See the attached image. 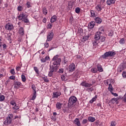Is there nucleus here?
Here are the masks:
<instances>
[{
	"label": "nucleus",
	"mask_w": 126,
	"mask_h": 126,
	"mask_svg": "<svg viewBox=\"0 0 126 126\" xmlns=\"http://www.w3.org/2000/svg\"><path fill=\"white\" fill-rule=\"evenodd\" d=\"M63 73V69L61 68L59 69V73Z\"/></svg>",
	"instance_id": "obj_61"
},
{
	"label": "nucleus",
	"mask_w": 126,
	"mask_h": 126,
	"mask_svg": "<svg viewBox=\"0 0 126 126\" xmlns=\"http://www.w3.org/2000/svg\"><path fill=\"white\" fill-rule=\"evenodd\" d=\"M91 71L93 72V73H96L97 71H98V69L96 67L92 68Z\"/></svg>",
	"instance_id": "obj_32"
},
{
	"label": "nucleus",
	"mask_w": 126,
	"mask_h": 126,
	"mask_svg": "<svg viewBox=\"0 0 126 126\" xmlns=\"http://www.w3.org/2000/svg\"><path fill=\"white\" fill-rule=\"evenodd\" d=\"M58 69L59 66H55L54 65L50 66V67L49 68L50 71L48 73V76H49V77L53 76L54 72H56V71H57V70H58Z\"/></svg>",
	"instance_id": "obj_5"
},
{
	"label": "nucleus",
	"mask_w": 126,
	"mask_h": 126,
	"mask_svg": "<svg viewBox=\"0 0 126 126\" xmlns=\"http://www.w3.org/2000/svg\"><path fill=\"white\" fill-rule=\"evenodd\" d=\"M68 70L71 72H72L75 70V64L74 63H72L69 65Z\"/></svg>",
	"instance_id": "obj_8"
},
{
	"label": "nucleus",
	"mask_w": 126,
	"mask_h": 126,
	"mask_svg": "<svg viewBox=\"0 0 126 126\" xmlns=\"http://www.w3.org/2000/svg\"><path fill=\"white\" fill-rule=\"evenodd\" d=\"M37 93V92H33V95L32 97V100H35L36 99V94Z\"/></svg>",
	"instance_id": "obj_39"
},
{
	"label": "nucleus",
	"mask_w": 126,
	"mask_h": 126,
	"mask_svg": "<svg viewBox=\"0 0 126 126\" xmlns=\"http://www.w3.org/2000/svg\"><path fill=\"white\" fill-rule=\"evenodd\" d=\"M80 85L82 86H84V87H86V88H87V87H91L92 86V84L88 83L85 81L82 82Z\"/></svg>",
	"instance_id": "obj_10"
},
{
	"label": "nucleus",
	"mask_w": 126,
	"mask_h": 126,
	"mask_svg": "<svg viewBox=\"0 0 126 126\" xmlns=\"http://www.w3.org/2000/svg\"><path fill=\"white\" fill-rule=\"evenodd\" d=\"M88 120L89 122H91V123H94V122H95V121H96V119H95V118L93 117H89L88 118Z\"/></svg>",
	"instance_id": "obj_23"
},
{
	"label": "nucleus",
	"mask_w": 126,
	"mask_h": 126,
	"mask_svg": "<svg viewBox=\"0 0 126 126\" xmlns=\"http://www.w3.org/2000/svg\"><path fill=\"white\" fill-rule=\"evenodd\" d=\"M10 105H12V106H15L16 105V103L15 102V101L14 100H11L10 101Z\"/></svg>",
	"instance_id": "obj_42"
},
{
	"label": "nucleus",
	"mask_w": 126,
	"mask_h": 126,
	"mask_svg": "<svg viewBox=\"0 0 126 126\" xmlns=\"http://www.w3.org/2000/svg\"><path fill=\"white\" fill-rule=\"evenodd\" d=\"M113 35H114V32H110L108 33V36H109L110 37H112Z\"/></svg>",
	"instance_id": "obj_53"
},
{
	"label": "nucleus",
	"mask_w": 126,
	"mask_h": 126,
	"mask_svg": "<svg viewBox=\"0 0 126 126\" xmlns=\"http://www.w3.org/2000/svg\"><path fill=\"white\" fill-rule=\"evenodd\" d=\"M20 86H21V83L20 82H16L15 83V87L17 89H18Z\"/></svg>",
	"instance_id": "obj_20"
},
{
	"label": "nucleus",
	"mask_w": 126,
	"mask_h": 126,
	"mask_svg": "<svg viewBox=\"0 0 126 126\" xmlns=\"http://www.w3.org/2000/svg\"><path fill=\"white\" fill-rule=\"evenodd\" d=\"M75 12L76 13H79L80 12V8L79 7H77L76 9H75Z\"/></svg>",
	"instance_id": "obj_46"
},
{
	"label": "nucleus",
	"mask_w": 126,
	"mask_h": 126,
	"mask_svg": "<svg viewBox=\"0 0 126 126\" xmlns=\"http://www.w3.org/2000/svg\"><path fill=\"white\" fill-rule=\"evenodd\" d=\"M89 38V35L85 36L83 38V41H84V42H85V41H87L88 40Z\"/></svg>",
	"instance_id": "obj_40"
},
{
	"label": "nucleus",
	"mask_w": 126,
	"mask_h": 126,
	"mask_svg": "<svg viewBox=\"0 0 126 126\" xmlns=\"http://www.w3.org/2000/svg\"><path fill=\"white\" fill-rule=\"evenodd\" d=\"M90 12L91 14V17H95V12L93 10H91Z\"/></svg>",
	"instance_id": "obj_43"
},
{
	"label": "nucleus",
	"mask_w": 126,
	"mask_h": 126,
	"mask_svg": "<svg viewBox=\"0 0 126 126\" xmlns=\"http://www.w3.org/2000/svg\"><path fill=\"white\" fill-rule=\"evenodd\" d=\"M42 11H43V14H45V15L48 14V10H47V8H45V7L43 8Z\"/></svg>",
	"instance_id": "obj_31"
},
{
	"label": "nucleus",
	"mask_w": 126,
	"mask_h": 126,
	"mask_svg": "<svg viewBox=\"0 0 126 126\" xmlns=\"http://www.w3.org/2000/svg\"><path fill=\"white\" fill-rule=\"evenodd\" d=\"M60 95H62L61 92H54L53 93L52 97L53 98H58Z\"/></svg>",
	"instance_id": "obj_12"
},
{
	"label": "nucleus",
	"mask_w": 126,
	"mask_h": 126,
	"mask_svg": "<svg viewBox=\"0 0 126 126\" xmlns=\"http://www.w3.org/2000/svg\"><path fill=\"white\" fill-rule=\"evenodd\" d=\"M116 55V52L114 51H108L105 52L103 55H102V59H107L109 57H114Z\"/></svg>",
	"instance_id": "obj_6"
},
{
	"label": "nucleus",
	"mask_w": 126,
	"mask_h": 126,
	"mask_svg": "<svg viewBox=\"0 0 126 126\" xmlns=\"http://www.w3.org/2000/svg\"><path fill=\"white\" fill-rule=\"evenodd\" d=\"M74 74L76 77H79V71H76L74 72Z\"/></svg>",
	"instance_id": "obj_38"
},
{
	"label": "nucleus",
	"mask_w": 126,
	"mask_h": 126,
	"mask_svg": "<svg viewBox=\"0 0 126 126\" xmlns=\"http://www.w3.org/2000/svg\"><path fill=\"white\" fill-rule=\"evenodd\" d=\"M125 43H126V40H125V38H122L121 39H120V44H121V45H124Z\"/></svg>",
	"instance_id": "obj_35"
},
{
	"label": "nucleus",
	"mask_w": 126,
	"mask_h": 126,
	"mask_svg": "<svg viewBox=\"0 0 126 126\" xmlns=\"http://www.w3.org/2000/svg\"><path fill=\"white\" fill-rule=\"evenodd\" d=\"M52 27H53V25H52V24H49L47 25V28L48 29H51Z\"/></svg>",
	"instance_id": "obj_52"
},
{
	"label": "nucleus",
	"mask_w": 126,
	"mask_h": 126,
	"mask_svg": "<svg viewBox=\"0 0 126 126\" xmlns=\"http://www.w3.org/2000/svg\"><path fill=\"white\" fill-rule=\"evenodd\" d=\"M14 28V27H13V25L11 24H7L5 27L6 30H8V31L13 30Z\"/></svg>",
	"instance_id": "obj_9"
},
{
	"label": "nucleus",
	"mask_w": 126,
	"mask_h": 126,
	"mask_svg": "<svg viewBox=\"0 0 126 126\" xmlns=\"http://www.w3.org/2000/svg\"><path fill=\"white\" fill-rule=\"evenodd\" d=\"M13 120V114H9L6 118V120L4 121L3 124L5 126H8L12 123Z\"/></svg>",
	"instance_id": "obj_2"
},
{
	"label": "nucleus",
	"mask_w": 126,
	"mask_h": 126,
	"mask_svg": "<svg viewBox=\"0 0 126 126\" xmlns=\"http://www.w3.org/2000/svg\"><path fill=\"white\" fill-rule=\"evenodd\" d=\"M74 124L78 126H81V124H80V121H79V119L78 118H76L75 119V120L74 121Z\"/></svg>",
	"instance_id": "obj_16"
},
{
	"label": "nucleus",
	"mask_w": 126,
	"mask_h": 126,
	"mask_svg": "<svg viewBox=\"0 0 126 126\" xmlns=\"http://www.w3.org/2000/svg\"><path fill=\"white\" fill-rule=\"evenodd\" d=\"M61 79H62V80H64L65 79V76L63 75H62L61 76Z\"/></svg>",
	"instance_id": "obj_63"
},
{
	"label": "nucleus",
	"mask_w": 126,
	"mask_h": 126,
	"mask_svg": "<svg viewBox=\"0 0 126 126\" xmlns=\"http://www.w3.org/2000/svg\"><path fill=\"white\" fill-rule=\"evenodd\" d=\"M77 98L74 96H72L69 98L68 106V107H73L74 104L76 103Z\"/></svg>",
	"instance_id": "obj_4"
},
{
	"label": "nucleus",
	"mask_w": 126,
	"mask_h": 126,
	"mask_svg": "<svg viewBox=\"0 0 126 126\" xmlns=\"http://www.w3.org/2000/svg\"><path fill=\"white\" fill-rule=\"evenodd\" d=\"M62 106H63V103L61 102H57L56 103V108L58 110L62 109Z\"/></svg>",
	"instance_id": "obj_19"
},
{
	"label": "nucleus",
	"mask_w": 126,
	"mask_h": 126,
	"mask_svg": "<svg viewBox=\"0 0 126 126\" xmlns=\"http://www.w3.org/2000/svg\"><path fill=\"white\" fill-rule=\"evenodd\" d=\"M99 40H100V42H102V43H103V42H105V40H106V37L103 35H101Z\"/></svg>",
	"instance_id": "obj_30"
},
{
	"label": "nucleus",
	"mask_w": 126,
	"mask_h": 126,
	"mask_svg": "<svg viewBox=\"0 0 126 126\" xmlns=\"http://www.w3.org/2000/svg\"><path fill=\"white\" fill-rule=\"evenodd\" d=\"M121 99L120 98V96L118 98H113L112 99L111 101L112 103H116V102H118L119 101V99Z\"/></svg>",
	"instance_id": "obj_28"
},
{
	"label": "nucleus",
	"mask_w": 126,
	"mask_h": 126,
	"mask_svg": "<svg viewBox=\"0 0 126 126\" xmlns=\"http://www.w3.org/2000/svg\"><path fill=\"white\" fill-rule=\"evenodd\" d=\"M95 22H91L89 25V28L91 29H92L93 28H94V26H95Z\"/></svg>",
	"instance_id": "obj_22"
},
{
	"label": "nucleus",
	"mask_w": 126,
	"mask_h": 126,
	"mask_svg": "<svg viewBox=\"0 0 126 126\" xmlns=\"http://www.w3.org/2000/svg\"><path fill=\"white\" fill-rule=\"evenodd\" d=\"M41 63H46V59H45V58H42L41 59Z\"/></svg>",
	"instance_id": "obj_64"
},
{
	"label": "nucleus",
	"mask_w": 126,
	"mask_h": 126,
	"mask_svg": "<svg viewBox=\"0 0 126 126\" xmlns=\"http://www.w3.org/2000/svg\"><path fill=\"white\" fill-rule=\"evenodd\" d=\"M21 78L22 81H23V82H25V81H26V77H25V75L22 74L21 76Z\"/></svg>",
	"instance_id": "obj_36"
},
{
	"label": "nucleus",
	"mask_w": 126,
	"mask_h": 126,
	"mask_svg": "<svg viewBox=\"0 0 126 126\" xmlns=\"http://www.w3.org/2000/svg\"><path fill=\"white\" fill-rule=\"evenodd\" d=\"M109 91H110V92L112 93L113 92V91H114V88L113 87V86H112V84H109V87L108 88Z\"/></svg>",
	"instance_id": "obj_25"
},
{
	"label": "nucleus",
	"mask_w": 126,
	"mask_h": 126,
	"mask_svg": "<svg viewBox=\"0 0 126 126\" xmlns=\"http://www.w3.org/2000/svg\"><path fill=\"white\" fill-rule=\"evenodd\" d=\"M2 47H3V50L4 51V50L6 49V44H3L2 45Z\"/></svg>",
	"instance_id": "obj_60"
},
{
	"label": "nucleus",
	"mask_w": 126,
	"mask_h": 126,
	"mask_svg": "<svg viewBox=\"0 0 126 126\" xmlns=\"http://www.w3.org/2000/svg\"><path fill=\"white\" fill-rule=\"evenodd\" d=\"M123 77L125 78L126 77V72L125 71H123V73H122Z\"/></svg>",
	"instance_id": "obj_54"
},
{
	"label": "nucleus",
	"mask_w": 126,
	"mask_h": 126,
	"mask_svg": "<svg viewBox=\"0 0 126 126\" xmlns=\"http://www.w3.org/2000/svg\"><path fill=\"white\" fill-rule=\"evenodd\" d=\"M97 98H98V95H95V96L93 97L92 99L90 101V103H91V104L93 103V102H95V101L97 100Z\"/></svg>",
	"instance_id": "obj_21"
},
{
	"label": "nucleus",
	"mask_w": 126,
	"mask_h": 126,
	"mask_svg": "<svg viewBox=\"0 0 126 126\" xmlns=\"http://www.w3.org/2000/svg\"><path fill=\"white\" fill-rule=\"evenodd\" d=\"M18 19L19 21H21V20L24 23H29V19H28V15H26V14L24 13H22L20 14L18 16Z\"/></svg>",
	"instance_id": "obj_1"
},
{
	"label": "nucleus",
	"mask_w": 126,
	"mask_h": 126,
	"mask_svg": "<svg viewBox=\"0 0 126 126\" xmlns=\"http://www.w3.org/2000/svg\"><path fill=\"white\" fill-rule=\"evenodd\" d=\"M95 8L97 11H101L102 10V8H103V7H102L101 5H97Z\"/></svg>",
	"instance_id": "obj_26"
},
{
	"label": "nucleus",
	"mask_w": 126,
	"mask_h": 126,
	"mask_svg": "<svg viewBox=\"0 0 126 126\" xmlns=\"http://www.w3.org/2000/svg\"><path fill=\"white\" fill-rule=\"evenodd\" d=\"M87 90H88V91H89H89H91V92H92V91H93V90H94V89H93V88L92 87H91V88H89L87 89Z\"/></svg>",
	"instance_id": "obj_57"
},
{
	"label": "nucleus",
	"mask_w": 126,
	"mask_h": 126,
	"mask_svg": "<svg viewBox=\"0 0 126 126\" xmlns=\"http://www.w3.org/2000/svg\"><path fill=\"white\" fill-rule=\"evenodd\" d=\"M17 10L18 11H22V10H23V8L22 7V6L19 5V6H18L17 7Z\"/></svg>",
	"instance_id": "obj_44"
},
{
	"label": "nucleus",
	"mask_w": 126,
	"mask_h": 126,
	"mask_svg": "<svg viewBox=\"0 0 126 126\" xmlns=\"http://www.w3.org/2000/svg\"><path fill=\"white\" fill-rule=\"evenodd\" d=\"M116 125H117V123H116V122L112 121L111 122L110 126H116Z\"/></svg>",
	"instance_id": "obj_49"
},
{
	"label": "nucleus",
	"mask_w": 126,
	"mask_h": 126,
	"mask_svg": "<svg viewBox=\"0 0 126 126\" xmlns=\"http://www.w3.org/2000/svg\"><path fill=\"white\" fill-rule=\"evenodd\" d=\"M9 79H11V80H14L15 79V76H11L9 77Z\"/></svg>",
	"instance_id": "obj_55"
},
{
	"label": "nucleus",
	"mask_w": 126,
	"mask_h": 126,
	"mask_svg": "<svg viewBox=\"0 0 126 126\" xmlns=\"http://www.w3.org/2000/svg\"><path fill=\"white\" fill-rule=\"evenodd\" d=\"M93 44L94 46H96V45H98V46H101V47H103L104 46V44H101V43H100V41H98V40H95V41H93Z\"/></svg>",
	"instance_id": "obj_15"
},
{
	"label": "nucleus",
	"mask_w": 126,
	"mask_h": 126,
	"mask_svg": "<svg viewBox=\"0 0 126 126\" xmlns=\"http://www.w3.org/2000/svg\"><path fill=\"white\" fill-rule=\"evenodd\" d=\"M27 7H28V8H29V7H30V6H31V3H30V2H29V1H28L27 2Z\"/></svg>",
	"instance_id": "obj_62"
},
{
	"label": "nucleus",
	"mask_w": 126,
	"mask_h": 126,
	"mask_svg": "<svg viewBox=\"0 0 126 126\" xmlns=\"http://www.w3.org/2000/svg\"><path fill=\"white\" fill-rule=\"evenodd\" d=\"M126 63H122L120 65L118 68V71L119 72H122L124 69H126Z\"/></svg>",
	"instance_id": "obj_7"
},
{
	"label": "nucleus",
	"mask_w": 126,
	"mask_h": 126,
	"mask_svg": "<svg viewBox=\"0 0 126 126\" xmlns=\"http://www.w3.org/2000/svg\"><path fill=\"white\" fill-rule=\"evenodd\" d=\"M82 32H83V30H82V29L79 28L78 29V33H82Z\"/></svg>",
	"instance_id": "obj_51"
},
{
	"label": "nucleus",
	"mask_w": 126,
	"mask_h": 126,
	"mask_svg": "<svg viewBox=\"0 0 126 126\" xmlns=\"http://www.w3.org/2000/svg\"><path fill=\"white\" fill-rule=\"evenodd\" d=\"M98 31L99 32H100V33H102V32H104V27H100L99 28Z\"/></svg>",
	"instance_id": "obj_41"
},
{
	"label": "nucleus",
	"mask_w": 126,
	"mask_h": 126,
	"mask_svg": "<svg viewBox=\"0 0 126 126\" xmlns=\"http://www.w3.org/2000/svg\"><path fill=\"white\" fill-rule=\"evenodd\" d=\"M7 39L8 41L11 40V33H9L7 34Z\"/></svg>",
	"instance_id": "obj_37"
},
{
	"label": "nucleus",
	"mask_w": 126,
	"mask_h": 126,
	"mask_svg": "<svg viewBox=\"0 0 126 126\" xmlns=\"http://www.w3.org/2000/svg\"><path fill=\"white\" fill-rule=\"evenodd\" d=\"M10 73H11L13 75H15V71L14 69H11L10 71Z\"/></svg>",
	"instance_id": "obj_45"
},
{
	"label": "nucleus",
	"mask_w": 126,
	"mask_h": 126,
	"mask_svg": "<svg viewBox=\"0 0 126 126\" xmlns=\"http://www.w3.org/2000/svg\"><path fill=\"white\" fill-rule=\"evenodd\" d=\"M95 21L97 24H100V23H102V19L100 18L99 17H96L95 18Z\"/></svg>",
	"instance_id": "obj_17"
},
{
	"label": "nucleus",
	"mask_w": 126,
	"mask_h": 126,
	"mask_svg": "<svg viewBox=\"0 0 126 126\" xmlns=\"http://www.w3.org/2000/svg\"><path fill=\"white\" fill-rule=\"evenodd\" d=\"M97 69L99 72H102V71H103V68L100 64L97 65Z\"/></svg>",
	"instance_id": "obj_27"
},
{
	"label": "nucleus",
	"mask_w": 126,
	"mask_h": 126,
	"mask_svg": "<svg viewBox=\"0 0 126 126\" xmlns=\"http://www.w3.org/2000/svg\"><path fill=\"white\" fill-rule=\"evenodd\" d=\"M33 69L34 71H35L36 73H39V70H38V68L37 67H33Z\"/></svg>",
	"instance_id": "obj_47"
},
{
	"label": "nucleus",
	"mask_w": 126,
	"mask_h": 126,
	"mask_svg": "<svg viewBox=\"0 0 126 126\" xmlns=\"http://www.w3.org/2000/svg\"><path fill=\"white\" fill-rule=\"evenodd\" d=\"M43 80H44V82H46V83H48L49 82V79H48V77H42Z\"/></svg>",
	"instance_id": "obj_29"
},
{
	"label": "nucleus",
	"mask_w": 126,
	"mask_h": 126,
	"mask_svg": "<svg viewBox=\"0 0 126 126\" xmlns=\"http://www.w3.org/2000/svg\"><path fill=\"white\" fill-rule=\"evenodd\" d=\"M101 34H102V32H96L94 35V39L95 40V41H99V40H100V38L101 37Z\"/></svg>",
	"instance_id": "obj_13"
},
{
	"label": "nucleus",
	"mask_w": 126,
	"mask_h": 126,
	"mask_svg": "<svg viewBox=\"0 0 126 126\" xmlns=\"http://www.w3.org/2000/svg\"><path fill=\"white\" fill-rule=\"evenodd\" d=\"M53 37H54V33L49 32L47 36V39L46 40V42L52 41V39H53Z\"/></svg>",
	"instance_id": "obj_11"
},
{
	"label": "nucleus",
	"mask_w": 126,
	"mask_h": 126,
	"mask_svg": "<svg viewBox=\"0 0 126 126\" xmlns=\"http://www.w3.org/2000/svg\"><path fill=\"white\" fill-rule=\"evenodd\" d=\"M44 47H45V48H49V43L47 42H46L44 44Z\"/></svg>",
	"instance_id": "obj_58"
},
{
	"label": "nucleus",
	"mask_w": 126,
	"mask_h": 126,
	"mask_svg": "<svg viewBox=\"0 0 126 126\" xmlns=\"http://www.w3.org/2000/svg\"><path fill=\"white\" fill-rule=\"evenodd\" d=\"M51 119L52 120V121H54V122H56V121L57 120V118L55 116H52Z\"/></svg>",
	"instance_id": "obj_56"
},
{
	"label": "nucleus",
	"mask_w": 126,
	"mask_h": 126,
	"mask_svg": "<svg viewBox=\"0 0 126 126\" xmlns=\"http://www.w3.org/2000/svg\"><path fill=\"white\" fill-rule=\"evenodd\" d=\"M57 19H58V17H57L56 15H54L51 18L50 22H51V23H54V22L57 21Z\"/></svg>",
	"instance_id": "obj_14"
},
{
	"label": "nucleus",
	"mask_w": 126,
	"mask_h": 126,
	"mask_svg": "<svg viewBox=\"0 0 126 126\" xmlns=\"http://www.w3.org/2000/svg\"><path fill=\"white\" fill-rule=\"evenodd\" d=\"M4 95L2 94L0 95V102H2V101H4Z\"/></svg>",
	"instance_id": "obj_34"
},
{
	"label": "nucleus",
	"mask_w": 126,
	"mask_h": 126,
	"mask_svg": "<svg viewBox=\"0 0 126 126\" xmlns=\"http://www.w3.org/2000/svg\"><path fill=\"white\" fill-rule=\"evenodd\" d=\"M19 33L21 34V35H24V30L23 27H21L19 29Z\"/></svg>",
	"instance_id": "obj_24"
},
{
	"label": "nucleus",
	"mask_w": 126,
	"mask_h": 126,
	"mask_svg": "<svg viewBox=\"0 0 126 126\" xmlns=\"http://www.w3.org/2000/svg\"><path fill=\"white\" fill-rule=\"evenodd\" d=\"M20 69H21V67H20V66H17L16 68V70H17V71H19V70H20Z\"/></svg>",
	"instance_id": "obj_59"
},
{
	"label": "nucleus",
	"mask_w": 126,
	"mask_h": 126,
	"mask_svg": "<svg viewBox=\"0 0 126 126\" xmlns=\"http://www.w3.org/2000/svg\"><path fill=\"white\" fill-rule=\"evenodd\" d=\"M12 110H14V111H17V110H19V106L16 105H14L13 107H12Z\"/></svg>",
	"instance_id": "obj_33"
},
{
	"label": "nucleus",
	"mask_w": 126,
	"mask_h": 126,
	"mask_svg": "<svg viewBox=\"0 0 126 126\" xmlns=\"http://www.w3.org/2000/svg\"><path fill=\"white\" fill-rule=\"evenodd\" d=\"M32 90H33V92L34 93V92H36V87L35 86V85H32Z\"/></svg>",
	"instance_id": "obj_48"
},
{
	"label": "nucleus",
	"mask_w": 126,
	"mask_h": 126,
	"mask_svg": "<svg viewBox=\"0 0 126 126\" xmlns=\"http://www.w3.org/2000/svg\"><path fill=\"white\" fill-rule=\"evenodd\" d=\"M87 123H88V120L87 119H84L83 120V121H82V124L83 125L85 124H87Z\"/></svg>",
	"instance_id": "obj_50"
},
{
	"label": "nucleus",
	"mask_w": 126,
	"mask_h": 126,
	"mask_svg": "<svg viewBox=\"0 0 126 126\" xmlns=\"http://www.w3.org/2000/svg\"><path fill=\"white\" fill-rule=\"evenodd\" d=\"M115 2H116V0H108L107 1V4L111 5V4H114Z\"/></svg>",
	"instance_id": "obj_18"
},
{
	"label": "nucleus",
	"mask_w": 126,
	"mask_h": 126,
	"mask_svg": "<svg viewBox=\"0 0 126 126\" xmlns=\"http://www.w3.org/2000/svg\"><path fill=\"white\" fill-rule=\"evenodd\" d=\"M52 61H54V65L58 67L61 65V62H62V59H61V58H59V55L55 56L52 59Z\"/></svg>",
	"instance_id": "obj_3"
}]
</instances>
